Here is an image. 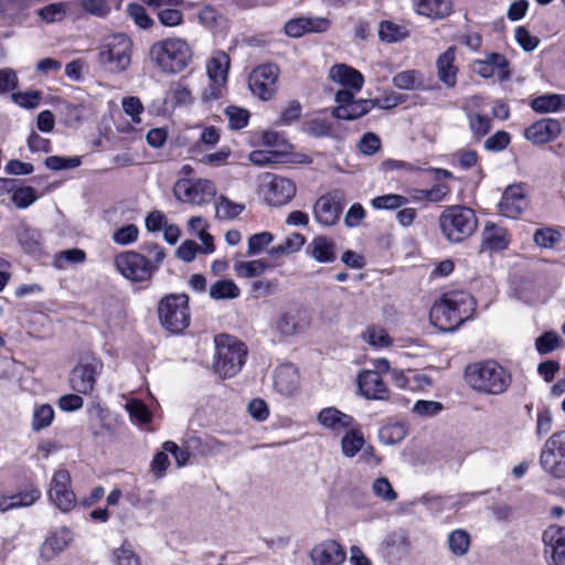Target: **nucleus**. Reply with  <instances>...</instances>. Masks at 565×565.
I'll return each mask as SVG.
<instances>
[{
    "instance_id": "obj_1",
    "label": "nucleus",
    "mask_w": 565,
    "mask_h": 565,
    "mask_svg": "<svg viewBox=\"0 0 565 565\" xmlns=\"http://www.w3.org/2000/svg\"><path fill=\"white\" fill-rule=\"evenodd\" d=\"M476 300L467 291L445 292L430 309L431 323L444 332H451L473 317Z\"/></svg>"
},
{
    "instance_id": "obj_2",
    "label": "nucleus",
    "mask_w": 565,
    "mask_h": 565,
    "mask_svg": "<svg viewBox=\"0 0 565 565\" xmlns=\"http://www.w3.org/2000/svg\"><path fill=\"white\" fill-rule=\"evenodd\" d=\"M465 377L472 390L488 395H500L511 384L510 373L493 360L468 365Z\"/></svg>"
},
{
    "instance_id": "obj_3",
    "label": "nucleus",
    "mask_w": 565,
    "mask_h": 565,
    "mask_svg": "<svg viewBox=\"0 0 565 565\" xmlns=\"http://www.w3.org/2000/svg\"><path fill=\"white\" fill-rule=\"evenodd\" d=\"M150 57L163 73L178 74L191 64L193 49L185 39L170 36L151 45Z\"/></svg>"
},
{
    "instance_id": "obj_4",
    "label": "nucleus",
    "mask_w": 565,
    "mask_h": 565,
    "mask_svg": "<svg viewBox=\"0 0 565 565\" xmlns=\"http://www.w3.org/2000/svg\"><path fill=\"white\" fill-rule=\"evenodd\" d=\"M216 348L214 371L222 377H233L243 367L247 356L246 345L230 334H218L214 338Z\"/></svg>"
},
{
    "instance_id": "obj_5",
    "label": "nucleus",
    "mask_w": 565,
    "mask_h": 565,
    "mask_svg": "<svg viewBox=\"0 0 565 565\" xmlns=\"http://www.w3.org/2000/svg\"><path fill=\"white\" fill-rule=\"evenodd\" d=\"M445 238L451 243H460L470 237L478 227V218L473 210L462 205L447 206L438 220Z\"/></svg>"
},
{
    "instance_id": "obj_6",
    "label": "nucleus",
    "mask_w": 565,
    "mask_h": 565,
    "mask_svg": "<svg viewBox=\"0 0 565 565\" xmlns=\"http://www.w3.org/2000/svg\"><path fill=\"white\" fill-rule=\"evenodd\" d=\"M132 42L124 33L106 36L98 47V63L109 73L125 72L131 63Z\"/></svg>"
},
{
    "instance_id": "obj_7",
    "label": "nucleus",
    "mask_w": 565,
    "mask_h": 565,
    "mask_svg": "<svg viewBox=\"0 0 565 565\" xmlns=\"http://www.w3.org/2000/svg\"><path fill=\"white\" fill-rule=\"evenodd\" d=\"M157 311L160 324L170 333L179 334L190 326L189 297L185 294L166 295Z\"/></svg>"
},
{
    "instance_id": "obj_8",
    "label": "nucleus",
    "mask_w": 565,
    "mask_h": 565,
    "mask_svg": "<svg viewBox=\"0 0 565 565\" xmlns=\"http://www.w3.org/2000/svg\"><path fill=\"white\" fill-rule=\"evenodd\" d=\"M102 360L90 353L81 355L77 365L72 370L70 383L72 388L79 394H90L94 391L97 377L103 371Z\"/></svg>"
},
{
    "instance_id": "obj_9",
    "label": "nucleus",
    "mask_w": 565,
    "mask_h": 565,
    "mask_svg": "<svg viewBox=\"0 0 565 565\" xmlns=\"http://www.w3.org/2000/svg\"><path fill=\"white\" fill-rule=\"evenodd\" d=\"M114 264L122 277L131 282H146L154 274V266H150V260L136 250H125L117 254Z\"/></svg>"
},
{
    "instance_id": "obj_10",
    "label": "nucleus",
    "mask_w": 565,
    "mask_h": 565,
    "mask_svg": "<svg viewBox=\"0 0 565 565\" xmlns=\"http://www.w3.org/2000/svg\"><path fill=\"white\" fill-rule=\"evenodd\" d=\"M259 191L267 204L281 206L289 203L296 196L297 185L289 178L264 173L260 177Z\"/></svg>"
},
{
    "instance_id": "obj_11",
    "label": "nucleus",
    "mask_w": 565,
    "mask_h": 565,
    "mask_svg": "<svg viewBox=\"0 0 565 565\" xmlns=\"http://www.w3.org/2000/svg\"><path fill=\"white\" fill-rule=\"evenodd\" d=\"M542 469L554 478H565V430L554 433L540 454Z\"/></svg>"
},
{
    "instance_id": "obj_12",
    "label": "nucleus",
    "mask_w": 565,
    "mask_h": 565,
    "mask_svg": "<svg viewBox=\"0 0 565 565\" xmlns=\"http://www.w3.org/2000/svg\"><path fill=\"white\" fill-rule=\"evenodd\" d=\"M47 497L50 502L61 512H68L75 507L76 494L72 489V478L68 470L61 468L53 472L49 483Z\"/></svg>"
},
{
    "instance_id": "obj_13",
    "label": "nucleus",
    "mask_w": 565,
    "mask_h": 565,
    "mask_svg": "<svg viewBox=\"0 0 565 565\" xmlns=\"http://www.w3.org/2000/svg\"><path fill=\"white\" fill-rule=\"evenodd\" d=\"M175 198L185 203L202 205L210 202L216 194V186L207 179L179 180L174 185Z\"/></svg>"
},
{
    "instance_id": "obj_14",
    "label": "nucleus",
    "mask_w": 565,
    "mask_h": 565,
    "mask_svg": "<svg viewBox=\"0 0 565 565\" xmlns=\"http://www.w3.org/2000/svg\"><path fill=\"white\" fill-rule=\"evenodd\" d=\"M230 64V56L223 51L213 52L207 60L206 74L211 83L205 92L207 99H217L224 95Z\"/></svg>"
},
{
    "instance_id": "obj_15",
    "label": "nucleus",
    "mask_w": 565,
    "mask_h": 565,
    "mask_svg": "<svg viewBox=\"0 0 565 565\" xmlns=\"http://www.w3.org/2000/svg\"><path fill=\"white\" fill-rule=\"evenodd\" d=\"M344 204L343 191H330L315 202L312 207L313 217L322 226H333L339 222Z\"/></svg>"
},
{
    "instance_id": "obj_16",
    "label": "nucleus",
    "mask_w": 565,
    "mask_h": 565,
    "mask_svg": "<svg viewBox=\"0 0 565 565\" xmlns=\"http://www.w3.org/2000/svg\"><path fill=\"white\" fill-rule=\"evenodd\" d=\"M279 68L275 64H263L252 71L248 86L253 95L270 100L277 92Z\"/></svg>"
},
{
    "instance_id": "obj_17",
    "label": "nucleus",
    "mask_w": 565,
    "mask_h": 565,
    "mask_svg": "<svg viewBox=\"0 0 565 565\" xmlns=\"http://www.w3.org/2000/svg\"><path fill=\"white\" fill-rule=\"evenodd\" d=\"M351 90H338L334 97L337 106L332 108L331 115L337 119L355 120L374 108L372 99H355Z\"/></svg>"
},
{
    "instance_id": "obj_18",
    "label": "nucleus",
    "mask_w": 565,
    "mask_h": 565,
    "mask_svg": "<svg viewBox=\"0 0 565 565\" xmlns=\"http://www.w3.org/2000/svg\"><path fill=\"white\" fill-rule=\"evenodd\" d=\"M310 326V318L306 310L300 308H288L281 311L275 322L273 330L279 338H289L305 332Z\"/></svg>"
},
{
    "instance_id": "obj_19",
    "label": "nucleus",
    "mask_w": 565,
    "mask_h": 565,
    "mask_svg": "<svg viewBox=\"0 0 565 565\" xmlns=\"http://www.w3.org/2000/svg\"><path fill=\"white\" fill-rule=\"evenodd\" d=\"M142 3L151 9H156V17L159 23L169 29H174L183 25L184 13L181 7L184 0H140Z\"/></svg>"
},
{
    "instance_id": "obj_20",
    "label": "nucleus",
    "mask_w": 565,
    "mask_h": 565,
    "mask_svg": "<svg viewBox=\"0 0 565 565\" xmlns=\"http://www.w3.org/2000/svg\"><path fill=\"white\" fill-rule=\"evenodd\" d=\"M499 211L502 215L516 218L527 207L526 192L521 184L509 185L498 204Z\"/></svg>"
},
{
    "instance_id": "obj_21",
    "label": "nucleus",
    "mask_w": 565,
    "mask_h": 565,
    "mask_svg": "<svg viewBox=\"0 0 565 565\" xmlns=\"http://www.w3.org/2000/svg\"><path fill=\"white\" fill-rule=\"evenodd\" d=\"M347 554L334 540H324L316 544L310 552L312 565H342Z\"/></svg>"
},
{
    "instance_id": "obj_22",
    "label": "nucleus",
    "mask_w": 565,
    "mask_h": 565,
    "mask_svg": "<svg viewBox=\"0 0 565 565\" xmlns=\"http://www.w3.org/2000/svg\"><path fill=\"white\" fill-rule=\"evenodd\" d=\"M546 553H550V565H565V527L552 525L543 533Z\"/></svg>"
},
{
    "instance_id": "obj_23",
    "label": "nucleus",
    "mask_w": 565,
    "mask_h": 565,
    "mask_svg": "<svg viewBox=\"0 0 565 565\" xmlns=\"http://www.w3.org/2000/svg\"><path fill=\"white\" fill-rule=\"evenodd\" d=\"M358 386L367 399L384 401L388 398V390L377 371L365 370L359 374Z\"/></svg>"
},
{
    "instance_id": "obj_24",
    "label": "nucleus",
    "mask_w": 565,
    "mask_h": 565,
    "mask_svg": "<svg viewBox=\"0 0 565 565\" xmlns=\"http://www.w3.org/2000/svg\"><path fill=\"white\" fill-rule=\"evenodd\" d=\"M329 78L343 86L342 90L358 94L364 85V76L358 70L347 64H335L329 70Z\"/></svg>"
},
{
    "instance_id": "obj_25",
    "label": "nucleus",
    "mask_w": 565,
    "mask_h": 565,
    "mask_svg": "<svg viewBox=\"0 0 565 565\" xmlns=\"http://www.w3.org/2000/svg\"><path fill=\"white\" fill-rule=\"evenodd\" d=\"M561 124L553 118H544L525 129L524 136L535 145H543L554 140L561 132Z\"/></svg>"
},
{
    "instance_id": "obj_26",
    "label": "nucleus",
    "mask_w": 565,
    "mask_h": 565,
    "mask_svg": "<svg viewBox=\"0 0 565 565\" xmlns=\"http://www.w3.org/2000/svg\"><path fill=\"white\" fill-rule=\"evenodd\" d=\"M318 422L323 428L331 430L335 435L343 434L356 423L351 415L342 413L335 407L321 409L318 415Z\"/></svg>"
},
{
    "instance_id": "obj_27",
    "label": "nucleus",
    "mask_w": 565,
    "mask_h": 565,
    "mask_svg": "<svg viewBox=\"0 0 565 565\" xmlns=\"http://www.w3.org/2000/svg\"><path fill=\"white\" fill-rule=\"evenodd\" d=\"M298 385V371L292 364H284L276 369L274 386L279 394L284 396H291L297 392Z\"/></svg>"
},
{
    "instance_id": "obj_28",
    "label": "nucleus",
    "mask_w": 565,
    "mask_h": 565,
    "mask_svg": "<svg viewBox=\"0 0 565 565\" xmlns=\"http://www.w3.org/2000/svg\"><path fill=\"white\" fill-rule=\"evenodd\" d=\"M456 49L448 47L436 60V68L438 79L447 87H455L457 83L458 68L455 65Z\"/></svg>"
},
{
    "instance_id": "obj_29",
    "label": "nucleus",
    "mask_w": 565,
    "mask_h": 565,
    "mask_svg": "<svg viewBox=\"0 0 565 565\" xmlns=\"http://www.w3.org/2000/svg\"><path fill=\"white\" fill-rule=\"evenodd\" d=\"M73 535L66 527H61L53 532L41 546V556L44 559H52L58 553L67 548L72 542Z\"/></svg>"
},
{
    "instance_id": "obj_30",
    "label": "nucleus",
    "mask_w": 565,
    "mask_h": 565,
    "mask_svg": "<svg viewBox=\"0 0 565 565\" xmlns=\"http://www.w3.org/2000/svg\"><path fill=\"white\" fill-rule=\"evenodd\" d=\"M416 13L433 19H443L452 12L450 0H412Z\"/></svg>"
},
{
    "instance_id": "obj_31",
    "label": "nucleus",
    "mask_w": 565,
    "mask_h": 565,
    "mask_svg": "<svg viewBox=\"0 0 565 565\" xmlns=\"http://www.w3.org/2000/svg\"><path fill=\"white\" fill-rule=\"evenodd\" d=\"M365 444L366 440L360 429V425L355 423V425L343 433L341 438V452L345 458H353Z\"/></svg>"
},
{
    "instance_id": "obj_32",
    "label": "nucleus",
    "mask_w": 565,
    "mask_h": 565,
    "mask_svg": "<svg viewBox=\"0 0 565 565\" xmlns=\"http://www.w3.org/2000/svg\"><path fill=\"white\" fill-rule=\"evenodd\" d=\"M15 237L19 245L28 254H36L41 250V234L38 230L25 223H20L15 227Z\"/></svg>"
},
{
    "instance_id": "obj_33",
    "label": "nucleus",
    "mask_w": 565,
    "mask_h": 565,
    "mask_svg": "<svg viewBox=\"0 0 565 565\" xmlns=\"http://www.w3.org/2000/svg\"><path fill=\"white\" fill-rule=\"evenodd\" d=\"M509 235L505 228L494 224L486 225L483 231L482 247L491 252H499L509 245Z\"/></svg>"
},
{
    "instance_id": "obj_34",
    "label": "nucleus",
    "mask_w": 565,
    "mask_h": 565,
    "mask_svg": "<svg viewBox=\"0 0 565 565\" xmlns=\"http://www.w3.org/2000/svg\"><path fill=\"white\" fill-rule=\"evenodd\" d=\"M393 85L404 90H424L427 88L424 74L418 70H406L393 77Z\"/></svg>"
},
{
    "instance_id": "obj_35",
    "label": "nucleus",
    "mask_w": 565,
    "mask_h": 565,
    "mask_svg": "<svg viewBox=\"0 0 565 565\" xmlns=\"http://www.w3.org/2000/svg\"><path fill=\"white\" fill-rule=\"evenodd\" d=\"M507 66V58L502 54L493 53L490 54L483 61H476L473 63V71L484 77H492L494 75H502L503 70Z\"/></svg>"
},
{
    "instance_id": "obj_36",
    "label": "nucleus",
    "mask_w": 565,
    "mask_h": 565,
    "mask_svg": "<svg viewBox=\"0 0 565 565\" xmlns=\"http://www.w3.org/2000/svg\"><path fill=\"white\" fill-rule=\"evenodd\" d=\"M301 130L315 138H335L331 122L320 116H313L305 120Z\"/></svg>"
},
{
    "instance_id": "obj_37",
    "label": "nucleus",
    "mask_w": 565,
    "mask_h": 565,
    "mask_svg": "<svg viewBox=\"0 0 565 565\" xmlns=\"http://www.w3.org/2000/svg\"><path fill=\"white\" fill-rule=\"evenodd\" d=\"M309 247L311 256L319 263H331L335 259L334 243L324 236L315 237Z\"/></svg>"
},
{
    "instance_id": "obj_38",
    "label": "nucleus",
    "mask_w": 565,
    "mask_h": 565,
    "mask_svg": "<svg viewBox=\"0 0 565 565\" xmlns=\"http://www.w3.org/2000/svg\"><path fill=\"white\" fill-rule=\"evenodd\" d=\"M306 243V238L300 233H292L287 236L280 244L271 247L268 250V254L273 258H280L282 256H288L298 252L303 244Z\"/></svg>"
},
{
    "instance_id": "obj_39",
    "label": "nucleus",
    "mask_w": 565,
    "mask_h": 565,
    "mask_svg": "<svg viewBox=\"0 0 565 565\" xmlns=\"http://www.w3.org/2000/svg\"><path fill=\"white\" fill-rule=\"evenodd\" d=\"M209 295L213 300L236 299L241 295V289L233 280L221 279L210 286Z\"/></svg>"
},
{
    "instance_id": "obj_40",
    "label": "nucleus",
    "mask_w": 565,
    "mask_h": 565,
    "mask_svg": "<svg viewBox=\"0 0 565 565\" xmlns=\"http://www.w3.org/2000/svg\"><path fill=\"white\" fill-rule=\"evenodd\" d=\"M268 267V264L262 259L236 260L233 269L238 278H255L262 276Z\"/></svg>"
},
{
    "instance_id": "obj_41",
    "label": "nucleus",
    "mask_w": 565,
    "mask_h": 565,
    "mask_svg": "<svg viewBox=\"0 0 565 565\" xmlns=\"http://www.w3.org/2000/svg\"><path fill=\"white\" fill-rule=\"evenodd\" d=\"M244 210V204L233 202L225 195L218 196L215 203L216 217L221 221L236 218Z\"/></svg>"
},
{
    "instance_id": "obj_42",
    "label": "nucleus",
    "mask_w": 565,
    "mask_h": 565,
    "mask_svg": "<svg viewBox=\"0 0 565 565\" xmlns=\"http://www.w3.org/2000/svg\"><path fill=\"white\" fill-rule=\"evenodd\" d=\"M532 108L537 113H554L565 109V96L543 95L532 102Z\"/></svg>"
},
{
    "instance_id": "obj_43",
    "label": "nucleus",
    "mask_w": 565,
    "mask_h": 565,
    "mask_svg": "<svg viewBox=\"0 0 565 565\" xmlns=\"http://www.w3.org/2000/svg\"><path fill=\"white\" fill-rule=\"evenodd\" d=\"M125 409L128 412L130 420L136 425H146L152 419L151 412L147 405L139 399H129L125 405Z\"/></svg>"
},
{
    "instance_id": "obj_44",
    "label": "nucleus",
    "mask_w": 565,
    "mask_h": 565,
    "mask_svg": "<svg viewBox=\"0 0 565 565\" xmlns=\"http://www.w3.org/2000/svg\"><path fill=\"white\" fill-rule=\"evenodd\" d=\"M448 547L455 556H463L468 553L470 547V535L462 529H457L448 535Z\"/></svg>"
},
{
    "instance_id": "obj_45",
    "label": "nucleus",
    "mask_w": 565,
    "mask_h": 565,
    "mask_svg": "<svg viewBox=\"0 0 565 565\" xmlns=\"http://www.w3.org/2000/svg\"><path fill=\"white\" fill-rule=\"evenodd\" d=\"M362 338L374 349H383L392 344V338L387 331L377 326L367 327L363 332Z\"/></svg>"
},
{
    "instance_id": "obj_46",
    "label": "nucleus",
    "mask_w": 565,
    "mask_h": 565,
    "mask_svg": "<svg viewBox=\"0 0 565 565\" xmlns=\"http://www.w3.org/2000/svg\"><path fill=\"white\" fill-rule=\"evenodd\" d=\"M110 558L114 565H142L140 556L126 543L113 550Z\"/></svg>"
},
{
    "instance_id": "obj_47",
    "label": "nucleus",
    "mask_w": 565,
    "mask_h": 565,
    "mask_svg": "<svg viewBox=\"0 0 565 565\" xmlns=\"http://www.w3.org/2000/svg\"><path fill=\"white\" fill-rule=\"evenodd\" d=\"M25 8L24 0H0V14L9 22L20 21Z\"/></svg>"
},
{
    "instance_id": "obj_48",
    "label": "nucleus",
    "mask_w": 565,
    "mask_h": 565,
    "mask_svg": "<svg viewBox=\"0 0 565 565\" xmlns=\"http://www.w3.org/2000/svg\"><path fill=\"white\" fill-rule=\"evenodd\" d=\"M127 12L131 20L143 30H149L154 25V20L150 17L146 8L140 3H129Z\"/></svg>"
},
{
    "instance_id": "obj_49",
    "label": "nucleus",
    "mask_w": 565,
    "mask_h": 565,
    "mask_svg": "<svg viewBox=\"0 0 565 565\" xmlns=\"http://www.w3.org/2000/svg\"><path fill=\"white\" fill-rule=\"evenodd\" d=\"M407 203L408 199L406 196L393 193L379 195L371 201V205L376 210H395Z\"/></svg>"
},
{
    "instance_id": "obj_50",
    "label": "nucleus",
    "mask_w": 565,
    "mask_h": 565,
    "mask_svg": "<svg viewBox=\"0 0 565 565\" xmlns=\"http://www.w3.org/2000/svg\"><path fill=\"white\" fill-rule=\"evenodd\" d=\"M284 150H254L249 153V161L257 167H265L280 162Z\"/></svg>"
},
{
    "instance_id": "obj_51",
    "label": "nucleus",
    "mask_w": 565,
    "mask_h": 565,
    "mask_svg": "<svg viewBox=\"0 0 565 565\" xmlns=\"http://www.w3.org/2000/svg\"><path fill=\"white\" fill-rule=\"evenodd\" d=\"M54 418V409L49 404L36 407L33 412L32 429L39 431L49 427Z\"/></svg>"
},
{
    "instance_id": "obj_52",
    "label": "nucleus",
    "mask_w": 565,
    "mask_h": 565,
    "mask_svg": "<svg viewBox=\"0 0 565 565\" xmlns=\"http://www.w3.org/2000/svg\"><path fill=\"white\" fill-rule=\"evenodd\" d=\"M406 35L407 32L404 30V28L394 22L384 21L380 24L379 36L384 42H397L403 40Z\"/></svg>"
},
{
    "instance_id": "obj_53",
    "label": "nucleus",
    "mask_w": 565,
    "mask_h": 565,
    "mask_svg": "<svg viewBox=\"0 0 565 565\" xmlns=\"http://www.w3.org/2000/svg\"><path fill=\"white\" fill-rule=\"evenodd\" d=\"M111 238L117 245H131L139 238V228L135 224L124 225L113 233Z\"/></svg>"
},
{
    "instance_id": "obj_54",
    "label": "nucleus",
    "mask_w": 565,
    "mask_h": 565,
    "mask_svg": "<svg viewBox=\"0 0 565 565\" xmlns=\"http://www.w3.org/2000/svg\"><path fill=\"white\" fill-rule=\"evenodd\" d=\"M11 99L25 109H34L41 104L42 94L39 90L12 93Z\"/></svg>"
},
{
    "instance_id": "obj_55",
    "label": "nucleus",
    "mask_w": 565,
    "mask_h": 565,
    "mask_svg": "<svg viewBox=\"0 0 565 565\" xmlns=\"http://www.w3.org/2000/svg\"><path fill=\"white\" fill-rule=\"evenodd\" d=\"M228 125L232 129H242L247 126L249 120V111L245 108L228 106L225 109Z\"/></svg>"
},
{
    "instance_id": "obj_56",
    "label": "nucleus",
    "mask_w": 565,
    "mask_h": 565,
    "mask_svg": "<svg viewBox=\"0 0 565 565\" xmlns=\"http://www.w3.org/2000/svg\"><path fill=\"white\" fill-rule=\"evenodd\" d=\"M12 202L19 209L30 206L36 199V191L32 186H20L12 191Z\"/></svg>"
},
{
    "instance_id": "obj_57",
    "label": "nucleus",
    "mask_w": 565,
    "mask_h": 565,
    "mask_svg": "<svg viewBox=\"0 0 565 565\" xmlns=\"http://www.w3.org/2000/svg\"><path fill=\"white\" fill-rule=\"evenodd\" d=\"M274 239V236L269 232H262L252 235L248 238L247 244V254L249 256L258 255L260 254L265 247H267Z\"/></svg>"
},
{
    "instance_id": "obj_58",
    "label": "nucleus",
    "mask_w": 565,
    "mask_h": 565,
    "mask_svg": "<svg viewBox=\"0 0 565 565\" xmlns=\"http://www.w3.org/2000/svg\"><path fill=\"white\" fill-rule=\"evenodd\" d=\"M121 107L126 115H128L132 122H141V114L145 110L143 104L139 97L128 96L121 100Z\"/></svg>"
},
{
    "instance_id": "obj_59",
    "label": "nucleus",
    "mask_w": 565,
    "mask_h": 565,
    "mask_svg": "<svg viewBox=\"0 0 565 565\" xmlns=\"http://www.w3.org/2000/svg\"><path fill=\"white\" fill-rule=\"evenodd\" d=\"M406 436V428L401 423L387 424L380 430L381 439L386 444H395Z\"/></svg>"
},
{
    "instance_id": "obj_60",
    "label": "nucleus",
    "mask_w": 565,
    "mask_h": 565,
    "mask_svg": "<svg viewBox=\"0 0 565 565\" xmlns=\"http://www.w3.org/2000/svg\"><path fill=\"white\" fill-rule=\"evenodd\" d=\"M533 239L537 246L551 248L559 242L561 233L551 227L541 228L534 233Z\"/></svg>"
},
{
    "instance_id": "obj_61",
    "label": "nucleus",
    "mask_w": 565,
    "mask_h": 565,
    "mask_svg": "<svg viewBox=\"0 0 565 565\" xmlns=\"http://www.w3.org/2000/svg\"><path fill=\"white\" fill-rule=\"evenodd\" d=\"M562 342L561 337L556 332H545L535 341V347L539 353L546 354L559 347Z\"/></svg>"
},
{
    "instance_id": "obj_62",
    "label": "nucleus",
    "mask_w": 565,
    "mask_h": 565,
    "mask_svg": "<svg viewBox=\"0 0 565 565\" xmlns=\"http://www.w3.org/2000/svg\"><path fill=\"white\" fill-rule=\"evenodd\" d=\"M82 163L79 157H60V156H50L45 159L46 168L51 170H64V169H73L78 167Z\"/></svg>"
},
{
    "instance_id": "obj_63",
    "label": "nucleus",
    "mask_w": 565,
    "mask_h": 565,
    "mask_svg": "<svg viewBox=\"0 0 565 565\" xmlns=\"http://www.w3.org/2000/svg\"><path fill=\"white\" fill-rule=\"evenodd\" d=\"M372 490L374 494L384 500V501H395L397 499V493L393 489L388 479L381 477L373 481Z\"/></svg>"
},
{
    "instance_id": "obj_64",
    "label": "nucleus",
    "mask_w": 565,
    "mask_h": 565,
    "mask_svg": "<svg viewBox=\"0 0 565 565\" xmlns=\"http://www.w3.org/2000/svg\"><path fill=\"white\" fill-rule=\"evenodd\" d=\"M14 509L30 507L41 498L38 488H31L11 495Z\"/></svg>"
}]
</instances>
